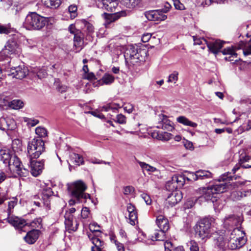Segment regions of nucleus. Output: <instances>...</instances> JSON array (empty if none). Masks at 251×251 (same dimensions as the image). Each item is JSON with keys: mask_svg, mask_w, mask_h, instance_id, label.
<instances>
[{"mask_svg": "<svg viewBox=\"0 0 251 251\" xmlns=\"http://www.w3.org/2000/svg\"><path fill=\"white\" fill-rule=\"evenodd\" d=\"M10 28L7 25L0 24V34H8L10 32Z\"/></svg>", "mask_w": 251, "mask_h": 251, "instance_id": "nucleus-53", "label": "nucleus"}, {"mask_svg": "<svg viewBox=\"0 0 251 251\" xmlns=\"http://www.w3.org/2000/svg\"><path fill=\"white\" fill-rule=\"evenodd\" d=\"M9 100L8 97L0 93V107L7 109L8 107Z\"/></svg>", "mask_w": 251, "mask_h": 251, "instance_id": "nucleus-43", "label": "nucleus"}, {"mask_svg": "<svg viewBox=\"0 0 251 251\" xmlns=\"http://www.w3.org/2000/svg\"><path fill=\"white\" fill-rule=\"evenodd\" d=\"M76 211L75 208L72 207L71 208L69 211H67L65 214V224L66 226L69 230L72 231H75L77 229L78 224L75 222V224L73 225V213H75Z\"/></svg>", "mask_w": 251, "mask_h": 251, "instance_id": "nucleus-10", "label": "nucleus"}, {"mask_svg": "<svg viewBox=\"0 0 251 251\" xmlns=\"http://www.w3.org/2000/svg\"><path fill=\"white\" fill-rule=\"evenodd\" d=\"M11 160V162L9 164L10 169H12L21 176H25L28 174V171L26 169L24 168L22 170L21 162L16 155L12 156Z\"/></svg>", "mask_w": 251, "mask_h": 251, "instance_id": "nucleus-9", "label": "nucleus"}, {"mask_svg": "<svg viewBox=\"0 0 251 251\" xmlns=\"http://www.w3.org/2000/svg\"><path fill=\"white\" fill-rule=\"evenodd\" d=\"M145 16L149 21L157 22L164 21L167 18V15L164 14L162 11L158 10L146 11Z\"/></svg>", "mask_w": 251, "mask_h": 251, "instance_id": "nucleus-11", "label": "nucleus"}, {"mask_svg": "<svg viewBox=\"0 0 251 251\" xmlns=\"http://www.w3.org/2000/svg\"><path fill=\"white\" fill-rule=\"evenodd\" d=\"M156 223L158 227L162 231L166 232L169 229L168 220L163 215L157 216Z\"/></svg>", "mask_w": 251, "mask_h": 251, "instance_id": "nucleus-22", "label": "nucleus"}, {"mask_svg": "<svg viewBox=\"0 0 251 251\" xmlns=\"http://www.w3.org/2000/svg\"><path fill=\"white\" fill-rule=\"evenodd\" d=\"M166 188L169 191H172V192L175 191V190L177 189V186H176V184L174 183L173 181V179L171 180L168 181L166 184Z\"/></svg>", "mask_w": 251, "mask_h": 251, "instance_id": "nucleus-50", "label": "nucleus"}, {"mask_svg": "<svg viewBox=\"0 0 251 251\" xmlns=\"http://www.w3.org/2000/svg\"><path fill=\"white\" fill-rule=\"evenodd\" d=\"M172 178L174 183L177 186V188L182 187L185 183V178L184 176L176 175Z\"/></svg>", "mask_w": 251, "mask_h": 251, "instance_id": "nucleus-36", "label": "nucleus"}, {"mask_svg": "<svg viewBox=\"0 0 251 251\" xmlns=\"http://www.w3.org/2000/svg\"><path fill=\"white\" fill-rule=\"evenodd\" d=\"M126 15V12L124 11H122L119 12H116L113 14H107L104 13L102 16L105 20L104 25L106 27L112 22L117 20L121 17H124Z\"/></svg>", "mask_w": 251, "mask_h": 251, "instance_id": "nucleus-14", "label": "nucleus"}, {"mask_svg": "<svg viewBox=\"0 0 251 251\" xmlns=\"http://www.w3.org/2000/svg\"><path fill=\"white\" fill-rule=\"evenodd\" d=\"M118 4V2L117 0H102L98 4V5L101 8L112 12L115 11Z\"/></svg>", "mask_w": 251, "mask_h": 251, "instance_id": "nucleus-17", "label": "nucleus"}, {"mask_svg": "<svg viewBox=\"0 0 251 251\" xmlns=\"http://www.w3.org/2000/svg\"><path fill=\"white\" fill-rule=\"evenodd\" d=\"M4 122L3 124V127H4V130H14L16 127V124L13 119L7 117L4 118Z\"/></svg>", "mask_w": 251, "mask_h": 251, "instance_id": "nucleus-33", "label": "nucleus"}, {"mask_svg": "<svg viewBox=\"0 0 251 251\" xmlns=\"http://www.w3.org/2000/svg\"><path fill=\"white\" fill-rule=\"evenodd\" d=\"M146 53L145 50L138 49L137 46L129 45L125 51L124 56L126 63L134 65L144 61Z\"/></svg>", "mask_w": 251, "mask_h": 251, "instance_id": "nucleus-2", "label": "nucleus"}, {"mask_svg": "<svg viewBox=\"0 0 251 251\" xmlns=\"http://www.w3.org/2000/svg\"><path fill=\"white\" fill-rule=\"evenodd\" d=\"M36 134L41 138H44L47 136L48 131L47 129L41 126H38L35 129Z\"/></svg>", "mask_w": 251, "mask_h": 251, "instance_id": "nucleus-45", "label": "nucleus"}, {"mask_svg": "<svg viewBox=\"0 0 251 251\" xmlns=\"http://www.w3.org/2000/svg\"><path fill=\"white\" fill-rule=\"evenodd\" d=\"M122 4L128 8H134L139 5L141 0H120Z\"/></svg>", "mask_w": 251, "mask_h": 251, "instance_id": "nucleus-35", "label": "nucleus"}, {"mask_svg": "<svg viewBox=\"0 0 251 251\" xmlns=\"http://www.w3.org/2000/svg\"><path fill=\"white\" fill-rule=\"evenodd\" d=\"M236 49L233 47H228L224 49L222 53L224 55H229L228 57H226L225 59L229 61H236L237 59L234 60V58H237V54L235 52Z\"/></svg>", "mask_w": 251, "mask_h": 251, "instance_id": "nucleus-24", "label": "nucleus"}, {"mask_svg": "<svg viewBox=\"0 0 251 251\" xmlns=\"http://www.w3.org/2000/svg\"><path fill=\"white\" fill-rule=\"evenodd\" d=\"M24 106L23 102L20 100H14L9 102L8 107L14 109H20Z\"/></svg>", "mask_w": 251, "mask_h": 251, "instance_id": "nucleus-40", "label": "nucleus"}, {"mask_svg": "<svg viewBox=\"0 0 251 251\" xmlns=\"http://www.w3.org/2000/svg\"><path fill=\"white\" fill-rule=\"evenodd\" d=\"M129 223L132 225H135L138 223V216L137 211L128 213Z\"/></svg>", "mask_w": 251, "mask_h": 251, "instance_id": "nucleus-46", "label": "nucleus"}, {"mask_svg": "<svg viewBox=\"0 0 251 251\" xmlns=\"http://www.w3.org/2000/svg\"><path fill=\"white\" fill-rule=\"evenodd\" d=\"M115 245L117 247V249L118 250V251H125V248L124 247V245L117 241L115 242Z\"/></svg>", "mask_w": 251, "mask_h": 251, "instance_id": "nucleus-64", "label": "nucleus"}, {"mask_svg": "<svg viewBox=\"0 0 251 251\" xmlns=\"http://www.w3.org/2000/svg\"><path fill=\"white\" fill-rule=\"evenodd\" d=\"M235 48L236 50L243 49V53L245 55L251 54V40L248 43L241 41L238 46Z\"/></svg>", "mask_w": 251, "mask_h": 251, "instance_id": "nucleus-25", "label": "nucleus"}, {"mask_svg": "<svg viewBox=\"0 0 251 251\" xmlns=\"http://www.w3.org/2000/svg\"><path fill=\"white\" fill-rule=\"evenodd\" d=\"M117 122L120 124L126 123V117L123 114H120L117 116Z\"/></svg>", "mask_w": 251, "mask_h": 251, "instance_id": "nucleus-56", "label": "nucleus"}, {"mask_svg": "<svg viewBox=\"0 0 251 251\" xmlns=\"http://www.w3.org/2000/svg\"><path fill=\"white\" fill-rule=\"evenodd\" d=\"M84 35L79 30H77L76 33L74 35V47L76 50V52L80 51L84 46Z\"/></svg>", "mask_w": 251, "mask_h": 251, "instance_id": "nucleus-19", "label": "nucleus"}, {"mask_svg": "<svg viewBox=\"0 0 251 251\" xmlns=\"http://www.w3.org/2000/svg\"><path fill=\"white\" fill-rule=\"evenodd\" d=\"M194 40V45H201L203 43H205L206 44V42L208 41L203 38H199L197 36H194L193 37Z\"/></svg>", "mask_w": 251, "mask_h": 251, "instance_id": "nucleus-54", "label": "nucleus"}, {"mask_svg": "<svg viewBox=\"0 0 251 251\" xmlns=\"http://www.w3.org/2000/svg\"><path fill=\"white\" fill-rule=\"evenodd\" d=\"M174 5L176 9L182 10L184 9V5L179 0H173Z\"/></svg>", "mask_w": 251, "mask_h": 251, "instance_id": "nucleus-57", "label": "nucleus"}, {"mask_svg": "<svg viewBox=\"0 0 251 251\" xmlns=\"http://www.w3.org/2000/svg\"><path fill=\"white\" fill-rule=\"evenodd\" d=\"M190 176H192L193 180L196 181L198 179L210 178L212 177V174L210 172L207 171L199 170L197 171L195 173H190Z\"/></svg>", "mask_w": 251, "mask_h": 251, "instance_id": "nucleus-23", "label": "nucleus"}, {"mask_svg": "<svg viewBox=\"0 0 251 251\" xmlns=\"http://www.w3.org/2000/svg\"><path fill=\"white\" fill-rule=\"evenodd\" d=\"M43 5L48 8H58L62 2V0H42Z\"/></svg>", "mask_w": 251, "mask_h": 251, "instance_id": "nucleus-30", "label": "nucleus"}, {"mask_svg": "<svg viewBox=\"0 0 251 251\" xmlns=\"http://www.w3.org/2000/svg\"><path fill=\"white\" fill-rule=\"evenodd\" d=\"M1 160L3 161V163L7 164L11 162V158L12 156L7 151H0Z\"/></svg>", "mask_w": 251, "mask_h": 251, "instance_id": "nucleus-44", "label": "nucleus"}, {"mask_svg": "<svg viewBox=\"0 0 251 251\" xmlns=\"http://www.w3.org/2000/svg\"><path fill=\"white\" fill-rule=\"evenodd\" d=\"M187 245L190 247V251H199L198 244L195 241H190L187 243Z\"/></svg>", "mask_w": 251, "mask_h": 251, "instance_id": "nucleus-52", "label": "nucleus"}, {"mask_svg": "<svg viewBox=\"0 0 251 251\" xmlns=\"http://www.w3.org/2000/svg\"><path fill=\"white\" fill-rule=\"evenodd\" d=\"M100 226L96 223H92L89 225V229L92 233H88V236L94 245L92 247V251H102L103 242L98 237V235L96 236L94 234V233L100 234Z\"/></svg>", "mask_w": 251, "mask_h": 251, "instance_id": "nucleus-8", "label": "nucleus"}, {"mask_svg": "<svg viewBox=\"0 0 251 251\" xmlns=\"http://www.w3.org/2000/svg\"><path fill=\"white\" fill-rule=\"evenodd\" d=\"M226 224L230 225L232 226H238L241 225L242 221L240 218L236 216H233L227 218L226 220Z\"/></svg>", "mask_w": 251, "mask_h": 251, "instance_id": "nucleus-41", "label": "nucleus"}, {"mask_svg": "<svg viewBox=\"0 0 251 251\" xmlns=\"http://www.w3.org/2000/svg\"><path fill=\"white\" fill-rule=\"evenodd\" d=\"M215 245L220 249H224L228 245V239H225V235H219L215 239Z\"/></svg>", "mask_w": 251, "mask_h": 251, "instance_id": "nucleus-26", "label": "nucleus"}, {"mask_svg": "<svg viewBox=\"0 0 251 251\" xmlns=\"http://www.w3.org/2000/svg\"><path fill=\"white\" fill-rule=\"evenodd\" d=\"M152 137L160 140L167 141L172 138L173 135L167 132H163L161 133L154 132L153 133Z\"/></svg>", "mask_w": 251, "mask_h": 251, "instance_id": "nucleus-31", "label": "nucleus"}, {"mask_svg": "<svg viewBox=\"0 0 251 251\" xmlns=\"http://www.w3.org/2000/svg\"><path fill=\"white\" fill-rule=\"evenodd\" d=\"M73 158L76 165H80V164H82L83 163V158L81 155L75 153L73 156Z\"/></svg>", "mask_w": 251, "mask_h": 251, "instance_id": "nucleus-51", "label": "nucleus"}, {"mask_svg": "<svg viewBox=\"0 0 251 251\" xmlns=\"http://www.w3.org/2000/svg\"><path fill=\"white\" fill-rule=\"evenodd\" d=\"M165 231L160 230H156L151 235V239L152 241L163 240L165 237Z\"/></svg>", "mask_w": 251, "mask_h": 251, "instance_id": "nucleus-34", "label": "nucleus"}, {"mask_svg": "<svg viewBox=\"0 0 251 251\" xmlns=\"http://www.w3.org/2000/svg\"><path fill=\"white\" fill-rule=\"evenodd\" d=\"M11 75L17 79H22L28 74L27 68L24 66H19L11 70Z\"/></svg>", "mask_w": 251, "mask_h": 251, "instance_id": "nucleus-18", "label": "nucleus"}, {"mask_svg": "<svg viewBox=\"0 0 251 251\" xmlns=\"http://www.w3.org/2000/svg\"><path fill=\"white\" fill-rule=\"evenodd\" d=\"M245 233L238 227L234 228L228 237L227 247L231 250L242 247L246 243Z\"/></svg>", "mask_w": 251, "mask_h": 251, "instance_id": "nucleus-6", "label": "nucleus"}, {"mask_svg": "<svg viewBox=\"0 0 251 251\" xmlns=\"http://www.w3.org/2000/svg\"><path fill=\"white\" fill-rule=\"evenodd\" d=\"M151 37V33L144 34L142 37V41L143 42L146 43L148 42Z\"/></svg>", "mask_w": 251, "mask_h": 251, "instance_id": "nucleus-62", "label": "nucleus"}, {"mask_svg": "<svg viewBox=\"0 0 251 251\" xmlns=\"http://www.w3.org/2000/svg\"><path fill=\"white\" fill-rule=\"evenodd\" d=\"M77 7L75 5H71L68 8L71 19H74L77 16Z\"/></svg>", "mask_w": 251, "mask_h": 251, "instance_id": "nucleus-49", "label": "nucleus"}, {"mask_svg": "<svg viewBox=\"0 0 251 251\" xmlns=\"http://www.w3.org/2000/svg\"><path fill=\"white\" fill-rule=\"evenodd\" d=\"M87 186L85 184L80 180L75 182L68 187L71 195L77 199L78 202H80L81 199L87 200L90 198V195L84 192Z\"/></svg>", "mask_w": 251, "mask_h": 251, "instance_id": "nucleus-7", "label": "nucleus"}, {"mask_svg": "<svg viewBox=\"0 0 251 251\" xmlns=\"http://www.w3.org/2000/svg\"><path fill=\"white\" fill-rule=\"evenodd\" d=\"M42 199L44 201V203L47 206L50 205L49 200L53 195V192L50 188L48 187L44 189L42 193Z\"/></svg>", "mask_w": 251, "mask_h": 251, "instance_id": "nucleus-29", "label": "nucleus"}, {"mask_svg": "<svg viewBox=\"0 0 251 251\" xmlns=\"http://www.w3.org/2000/svg\"><path fill=\"white\" fill-rule=\"evenodd\" d=\"M40 231L37 229H33L28 231L24 237L25 241L28 244H34L39 238Z\"/></svg>", "mask_w": 251, "mask_h": 251, "instance_id": "nucleus-20", "label": "nucleus"}, {"mask_svg": "<svg viewBox=\"0 0 251 251\" xmlns=\"http://www.w3.org/2000/svg\"><path fill=\"white\" fill-rule=\"evenodd\" d=\"M213 222L212 218H204L199 222L195 229L196 236L202 240L209 238L213 232L212 227Z\"/></svg>", "mask_w": 251, "mask_h": 251, "instance_id": "nucleus-5", "label": "nucleus"}, {"mask_svg": "<svg viewBox=\"0 0 251 251\" xmlns=\"http://www.w3.org/2000/svg\"><path fill=\"white\" fill-rule=\"evenodd\" d=\"M30 164V172L34 176L40 175L44 169V163L43 161H36L29 160Z\"/></svg>", "mask_w": 251, "mask_h": 251, "instance_id": "nucleus-15", "label": "nucleus"}, {"mask_svg": "<svg viewBox=\"0 0 251 251\" xmlns=\"http://www.w3.org/2000/svg\"><path fill=\"white\" fill-rule=\"evenodd\" d=\"M45 151V143L43 140L38 138H34L28 142L27 152L29 160L39 157Z\"/></svg>", "mask_w": 251, "mask_h": 251, "instance_id": "nucleus-4", "label": "nucleus"}, {"mask_svg": "<svg viewBox=\"0 0 251 251\" xmlns=\"http://www.w3.org/2000/svg\"><path fill=\"white\" fill-rule=\"evenodd\" d=\"M141 198L144 200L147 205H150L151 203V200L150 197L147 194H142Z\"/></svg>", "mask_w": 251, "mask_h": 251, "instance_id": "nucleus-58", "label": "nucleus"}, {"mask_svg": "<svg viewBox=\"0 0 251 251\" xmlns=\"http://www.w3.org/2000/svg\"><path fill=\"white\" fill-rule=\"evenodd\" d=\"M7 222L13 226L16 229L22 230V229L27 225L26 221L18 217L9 215L6 218Z\"/></svg>", "mask_w": 251, "mask_h": 251, "instance_id": "nucleus-13", "label": "nucleus"}, {"mask_svg": "<svg viewBox=\"0 0 251 251\" xmlns=\"http://www.w3.org/2000/svg\"><path fill=\"white\" fill-rule=\"evenodd\" d=\"M182 198L181 192L179 190L172 192L166 200L165 204L168 207H173L179 202Z\"/></svg>", "mask_w": 251, "mask_h": 251, "instance_id": "nucleus-12", "label": "nucleus"}, {"mask_svg": "<svg viewBox=\"0 0 251 251\" xmlns=\"http://www.w3.org/2000/svg\"><path fill=\"white\" fill-rule=\"evenodd\" d=\"M95 77V75L93 73H87L84 75V78L89 80H92Z\"/></svg>", "mask_w": 251, "mask_h": 251, "instance_id": "nucleus-63", "label": "nucleus"}, {"mask_svg": "<svg viewBox=\"0 0 251 251\" xmlns=\"http://www.w3.org/2000/svg\"><path fill=\"white\" fill-rule=\"evenodd\" d=\"M176 121L178 123L186 126H189L194 128L198 126V124L196 123L189 120L187 118L183 116L178 117L176 118Z\"/></svg>", "mask_w": 251, "mask_h": 251, "instance_id": "nucleus-28", "label": "nucleus"}, {"mask_svg": "<svg viewBox=\"0 0 251 251\" xmlns=\"http://www.w3.org/2000/svg\"><path fill=\"white\" fill-rule=\"evenodd\" d=\"M162 128L168 130H172L174 129V123L169 120L167 117H164L162 119Z\"/></svg>", "mask_w": 251, "mask_h": 251, "instance_id": "nucleus-39", "label": "nucleus"}, {"mask_svg": "<svg viewBox=\"0 0 251 251\" xmlns=\"http://www.w3.org/2000/svg\"><path fill=\"white\" fill-rule=\"evenodd\" d=\"M178 73L176 71H174L169 75L167 82L168 83L174 82L176 83L178 79Z\"/></svg>", "mask_w": 251, "mask_h": 251, "instance_id": "nucleus-48", "label": "nucleus"}, {"mask_svg": "<svg viewBox=\"0 0 251 251\" xmlns=\"http://www.w3.org/2000/svg\"><path fill=\"white\" fill-rule=\"evenodd\" d=\"M18 46L15 42H8L5 46L4 49L3 50L4 53L6 54H11L15 53L17 51Z\"/></svg>", "mask_w": 251, "mask_h": 251, "instance_id": "nucleus-27", "label": "nucleus"}, {"mask_svg": "<svg viewBox=\"0 0 251 251\" xmlns=\"http://www.w3.org/2000/svg\"><path fill=\"white\" fill-rule=\"evenodd\" d=\"M138 163L143 171H146L150 172H155L157 170L156 168L142 161H138Z\"/></svg>", "mask_w": 251, "mask_h": 251, "instance_id": "nucleus-42", "label": "nucleus"}, {"mask_svg": "<svg viewBox=\"0 0 251 251\" xmlns=\"http://www.w3.org/2000/svg\"><path fill=\"white\" fill-rule=\"evenodd\" d=\"M115 80V77L109 74H105L102 78L99 81L100 85H109L112 83Z\"/></svg>", "mask_w": 251, "mask_h": 251, "instance_id": "nucleus-32", "label": "nucleus"}, {"mask_svg": "<svg viewBox=\"0 0 251 251\" xmlns=\"http://www.w3.org/2000/svg\"><path fill=\"white\" fill-rule=\"evenodd\" d=\"M85 27L89 33H93L94 31V26L88 22H85Z\"/></svg>", "mask_w": 251, "mask_h": 251, "instance_id": "nucleus-60", "label": "nucleus"}, {"mask_svg": "<svg viewBox=\"0 0 251 251\" xmlns=\"http://www.w3.org/2000/svg\"><path fill=\"white\" fill-rule=\"evenodd\" d=\"M89 215V209L86 207H84L81 210V217L84 218L86 219L87 218Z\"/></svg>", "mask_w": 251, "mask_h": 251, "instance_id": "nucleus-59", "label": "nucleus"}, {"mask_svg": "<svg viewBox=\"0 0 251 251\" xmlns=\"http://www.w3.org/2000/svg\"><path fill=\"white\" fill-rule=\"evenodd\" d=\"M37 75L40 79H41L47 75V73L45 69H41L37 72Z\"/></svg>", "mask_w": 251, "mask_h": 251, "instance_id": "nucleus-61", "label": "nucleus"}, {"mask_svg": "<svg viewBox=\"0 0 251 251\" xmlns=\"http://www.w3.org/2000/svg\"><path fill=\"white\" fill-rule=\"evenodd\" d=\"M17 204V199L15 198H13L12 199L8 202L7 212L8 215H10L12 212V209Z\"/></svg>", "mask_w": 251, "mask_h": 251, "instance_id": "nucleus-47", "label": "nucleus"}, {"mask_svg": "<svg viewBox=\"0 0 251 251\" xmlns=\"http://www.w3.org/2000/svg\"><path fill=\"white\" fill-rule=\"evenodd\" d=\"M54 86L56 91L60 93H65L69 89V87L67 85L61 83L58 79L55 80Z\"/></svg>", "mask_w": 251, "mask_h": 251, "instance_id": "nucleus-38", "label": "nucleus"}, {"mask_svg": "<svg viewBox=\"0 0 251 251\" xmlns=\"http://www.w3.org/2000/svg\"><path fill=\"white\" fill-rule=\"evenodd\" d=\"M118 4V2L117 0H102L98 4V5L101 8L112 12L115 11Z\"/></svg>", "mask_w": 251, "mask_h": 251, "instance_id": "nucleus-16", "label": "nucleus"}, {"mask_svg": "<svg viewBox=\"0 0 251 251\" xmlns=\"http://www.w3.org/2000/svg\"><path fill=\"white\" fill-rule=\"evenodd\" d=\"M12 149L15 153H19L22 151V143L19 139H15L12 143Z\"/></svg>", "mask_w": 251, "mask_h": 251, "instance_id": "nucleus-37", "label": "nucleus"}, {"mask_svg": "<svg viewBox=\"0 0 251 251\" xmlns=\"http://www.w3.org/2000/svg\"><path fill=\"white\" fill-rule=\"evenodd\" d=\"M226 188V183L222 182L209 187L199 188L197 192L206 201H211L214 202L217 201L218 194L225 192Z\"/></svg>", "mask_w": 251, "mask_h": 251, "instance_id": "nucleus-1", "label": "nucleus"}, {"mask_svg": "<svg viewBox=\"0 0 251 251\" xmlns=\"http://www.w3.org/2000/svg\"><path fill=\"white\" fill-rule=\"evenodd\" d=\"M206 45L209 50L213 53H217L223 47V42L220 40H215L208 41Z\"/></svg>", "mask_w": 251, "mask_h": 251, "instance_id": "nucleus-21", "label": "nucleus"}, {"mask_svg": "<svg viewBox=\"0 0 251 251\" xmlns=\"http://www.w3.org/2000/svg\"><path fill=\"white\" fill-rule=\"evenodd\" d=\"M164 248L165 251H173L175 249L172 242L168 241L164 243Z\"/></svg>", "mask_w": 251, "mask_h": 251, "instance_id": "nucleus-55", "label": "nucleus"}, {"mask_svg": "<svg viewBox=\"0 0 251 251\" xmlns=\"http://www.w3.org/2000/svg\"><path fill=\"white\" fill-rule=\"evenodd\" d=\"M46 23L45 18L35 12H31L26 16L23 26L28 30H39L44 27Z\"/></svg>", "mask_w": 251, "mask_h": 251, "instance_id": "nucleus-3", "label": "nucleus"}]
</instances>
